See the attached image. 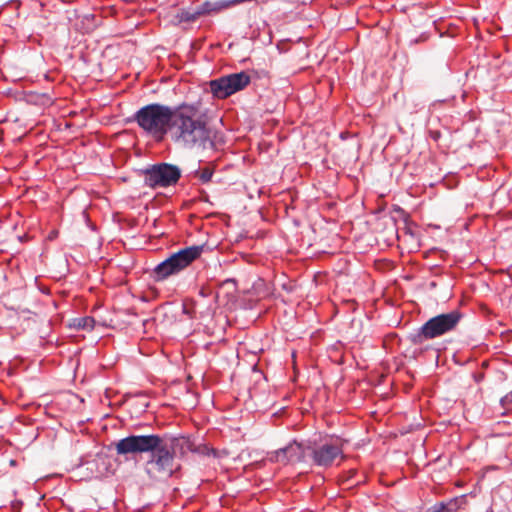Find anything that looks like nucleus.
<instances>
[{
	"instance_id": "obj_1",
	"label": "nucleus",
	"mask_w": 512,
	"mask_h": 512,
	"mask_svg": "<svg viewBox=\"0 0 512 512\" xmlns=\"http://www.w3.org/2000/svg\"><path fill=\"white\" fill-rule=\"evenodd\" d=\"M116 452L119 455L150 453L145 472L153 480L168 479L176 469L175 458L160 434L129 435L117 442Z\"/></svg>"
},
{
	"instance_id": "obj_2",
	"label": "nucleus",
	"mask_w": 512,
	"mask_h": 512,
	"mask_svg": "<svg viewBox=\"0 0 512 512\" xmlns=\"http://www.w3.org/2000/svg\"><path fill=\"white\" fill-rule=\"evenodd\" d=\"M169 134L174 143L186 149L214 146L211 130L196 104L183 103L175 107Z\"/></svg>"
},
{
	"instance_id": "obj_3",
	"label": "nucleus",
	"mask_w": 512,
	"mask_h": 512,
	"mask_svg": "<svg viewBox=\"0 0 512 512\" xmlns=\"http://www.w3.org/2000/svg\"><path fill=\"white\" fill-rule=\"evenodd\" d=\"M174 112L175 107L152 103L137 110L127 119V122L137 123L147 135L159 141L169 133Z\"/></svg>"
},
{
	"instance_id": "obj_4",
	"label": "nucleus",
	"mask_w": 512,
	"mask_h": 512,
	"mask_svg": "<svg viewBox=\"0 0 512 512\" xmlns=\"http://www.w3.org/2000/svg\"><path fill=\"white\" fill-rule=\"evenodd\" d=\"M204 245H193L171 253L165 260L157 264L151 272L155 282H163L177 276L201 257Z\"/></svg>"
},
{
	"instance_id": "obj_5",
	"label": "nucleus",
	"mask_w": 512,
	"mask_h": 512,
	"mask_svg": "<svg viewBox=\"0 0 512 512\" xmlns=\"http://www.w3.org/2000/svg\"><path fill=\"white\" fill-rule=\"evenodd\" d=\"M463 315L459 310H452L448 313H442L430 318L421 327L408 335V340L413 345H422L428 340H432L453 331Z\"/></svg>"
},
{
	"instance_id": "obj_6",
	"label": "nucleus",
	"mask_w": 512,
	"mask_h": 512,
	"mask_svg": "<svg viewBox=\"0 0 512 512\" xmlns=\"http://www.w3.org/2000/svg\"><path fill=\"white\" fill-rule=\"evenodd\" d=\"M343 442L340 438L325 439L321 442L310 441L309 461L321 468H330L344 458Z\"/></svg>"
},
{
	"instance_id": "obj_7",
	"label": "nucleus",
	"mask_w": 512,
	"mask_h": 512,
	"mask_svg": "<svg viewBox=\"0 0 512 512\" xmlns=\"http://www.w3.org/2000/svg\"><path fill=\"white\" fill-rule=\"evenodd\" d=\"M140 173L144 177V185L151 189L175 186L182 175L179 166L166 162L148 165Z\"/></svg>"
},
{
	"instance_id": "obj_8",
	"label": "nucleus",
	"mask_w": 512,
	"mask_h": 512,
	"mask_svg": "<svg viewBox=\"0 0 512 512\" xmlns=\"http://www.w3.org/2000/svg\"><path fill=\"white\" fill-rule=\"evenodd\" d=\"M310 441H290L285 447L268 453V460L271 463L282 465L307 463L309 462Z\"/></svg>"
},
{
	"instance_id": "obj_9",
	"label": "nucleus",
	"mask_w": 512,
	"mask_h": 512,
	"mask_svg": "<svg viewBox=\"0 0 512 512\" xmlns=\"http://www.w3.org/2000/svg\"><path fill=\"white\" fill-rule=\"evenodd\" d=\"M250 81V76L246 72L241 71L211 80L209 82V86L214 97L218 99H225L245 89L249 85Z\"/></svg>"
},
{
	"instance_id": "obj_10",
	"label": "nucleus",
	"mask_w": 512,
	"mask_h": 512,
	"mask_svg": "<svg viewBox=\"0 0 512 512\" xmlns=\"http://www.w3.org/2000/svg\"><path fill=\"white\" fill-rule=\"evenodd\" d=\"M160 438L163 443H165V446L168 447L174 458L184 457L189 452H198V449L189 436L165 433L160 435Z\"/></svg>"
},
{
	"instance_id": "obj_11",
	"label": "nucleus",
	"mask_w": 512,
	"mask_h": 512,
	"mask_svg": "<svg viewBox=\"0 0 512 512\" xmlns=\"http://www.w3.org/2000/svg\"><path fill=\"white\" fill-rule=\"evenodd\" d=\"M200 16H202L199 6L196 8H187L180 10L176 18L179 22H193L196 19H198Z\"/></svg>"
},
{
	"instance_id": "obj_12",
	"label": "nucleus",
	"mask_w": 512,
	"mask_h": 512,
	"mask_svg": "<svg viewBox=\"0 0 512 512\" xmlns=\"http://www.w3.org/2000/svg\"><path fill=\"white\" fill-rule=\"evenodd\" d=\"M72 327L82 330H93L95 326V319L90 316L75 318L71 324Z\"/></svg>"
},
{
	"instance_id": "obj_13",
	"label": "nucleus",
	"mask_w": 512,
	"mask_h": 512,
	"mask_svg": "<svg viewBox=\"0 0 512 512\" xmlns=\"http://www.w3.org/2000/svg\"><path fill=\"white\" fill-rule=\"evenodd\" d=\"M464 498H465V495L451 499L449 504L454 505V508L448 507L445 502L437 503L434 505L432 512H455V510L459 507L458 501L460 499H464Z\"/></svg>"
},
{
	"instance_id": "obj_14",
	"label": "nucleus",
	"mask_w": 512,
	"mask_h": 512,
	"mask_svg": "<svg viewBox=\"0 0 512 512\" xmlns=\"http://www.w3.org/2000/svg\"><path fill=\"white\" fill-rule=\"evenodd\" d=\"M195 175L202 183H208L213 176V171L210 168L205 167L201 170L195 171Z\"/></svg>"
},
{
	"instance_id": "obj_15",
	"label": "nucleus",
	"mask_w": 512,
	"mask_h": 512,
	"mask_svg": "<svg viewBox=\"0 0 512 512\" xmlns=\"http://www.w3.org/2000/svg\"><path fill=\"white\" fill-rule=\"evenodd\" d=\"M500 404L506 410L512 409V391L500 399Z\"/></svg>"
},
{
	"instance_id": "obj_16",
	"label": "nucleus",
	"mask_w": 512,
	"mask_h": 512,
	"mask_svg": "<svg viewBox=\"0 0 512 512\" xmlns=\"http://www.w3.org/2000/svg\"><path fill=\"white\" fill-rule=\"evenodd\" d=\"M210 452H211L213 455H215V454H216V452H215V450H214V449H211V451H210Z\"/></svg>"
},
{
	"instance_id": "obj_17",
	"label": "nucleus",
	"mask_w": 512,
	"mask_h": 512,
	"mask_svg": "<svg viewBox=\"0 0 512 512\" xmlns=\"http://www.w3.org/2000/svg\"><path fill=\"white\" fill-rule=\"evenodd\" d=\"M486 512H494L492 508H489Z\"/></svg>"
}]
</instances>
